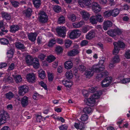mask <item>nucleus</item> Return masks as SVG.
Masks as SVG:
<instances>
[{
	"label": "nucleus",
	"instance_id": "obj_1",
	"mask_svg": "<svg viewBox=\"0 0 130 130\" xmlns=\"http://www.w3.org/2000/svg\"><path fill=\"white\" fill-rule=\"evenodd\" d=\"M104 69V66H102L100 67L98 65H94L91 70H87L85 71V74L87 78H89L93 75V71L96 72H100L103 71Z\"/></svg>",
	"mask_w": 130,
	"mask_h": 130
},
{
	"label": "nucleus",
	"instance_id": "obj_2",
	"mask_svg": "<svg viewBox=\"0 0 130 130\" xmlns=\"http://www.w3.org/2000/svg\"><path fill=\"white\" fill-rule=\"evenodd\" d=\"M102 94L101 91H97L96 93L92 95L87 99L86 104L89 106H93L95 102V99L99 98Z\"/></svg>",
	"mask_w": 130,
	"mask_h": 130
},
{
	"label": "nucleus",
	"instance_id": "obj_3",
	"mask_svg": "<svg viewBox=\"0 0 130 130\" xmlns=\"http://www.w3.org/2000/svg\"><path fill=\"white\" fill-rule=\"evenodd\" d=\"M114 48L113 51V54L116 55L118 54L121 48L124 49L125 46V44L122 41H119L117 42H115L113 43Z\"/></svg>",
	"mask_w": 130,
	"mask_h": 130
},
{
	"label": "nucleus",
	"instance_id": "obj_4",
	"mask_svg": "<svg viewBox=\"0 0 130 130\" xmlns=\"http://www.w3.org/2000/svg\"><path fill=\"white\" fill-rule=\"evenodd\" d=\"M9 117L7 113L3 110L0 112V126L6 122V119Z\"/></svg>",
	"mask_w": 130,
	"mask_h": 130
},
{
	"label": "nucleus",
	"instance_id": "obj_5",
	"mask_svg": "<svg viewBox=\"0 0 130 130\" xmlns=\"http://www.w3.org/2000/svg\"><path fill=\"white\" fill-rule=\"evenodd\" d=\"M112 78L111 77L108 76L103 80L101 83L102 86L103 87H106L108 86L112 82Z\"/></svg>",
	"mask_w": 130,
	"mask_h": 130
},
{
	"label": "nucleus",
	"instance_id": "obj_6",
	"mask_svg": "<svg viewBox=\"0 0 130 130\" xmlns=\"http://www.w3.org/2000/svg\"><path fill=\"white\" fill-rule=\"evenodd\" d=\"M40 16L39 19V22L42 23L47 22L48 20V17L46 13L42 11L40 12Z\"/></svg>",
	"mask_w": 130,
	"mask_h": 130
},
{
	"label": "nucleus",
	"instance_id": "obj_7",
	"mask_svg": "<svg viewBox=\"0 0 130 130\" xmlns=\"http://www.w3.org/2000/svg\"><path fill=\"white\" fill-rule=\"evenodd\" d=\"M80 35V32L78 30L75 29L70 32L69 36L70 38L73 39L79 37Z\"/></svg>",
	"mask_w": 130,
	"mask_h": 130
},
{
	"label": "nucleus",
	"instance_id": "obj_8",
	"mask_svg": "<svg viewBox=\"0 0 130 130\" xmlns=\"http://www.w3.org/2000/svg\"><path fill=\"white\" fill-rule=\"evenodd\" d=\"M56 31L59 37L63 38L66 36V28L64 26L57 28Z\"/></svg>",
	"mask_w": 130,
	"mask_h": 130
},
{
	"label": "nucleus",
	"instance_id": "obj_9",
	"mask_svg": "<svg viewBox=\"0 0 130 130\" xmlns=\"http://www.w3.org/2000/svg\"><path fill=\"white\" fill-rule=\"evenodd\" d=\"M19 95L23 96L28 91V88L27 86H21L19 87Z\"/></svg>",
	"mask_w": 130,
	"mask_h": 130
},
{
	"label": "nucleus",
	"instance_id": "obj_10",
	"mask_svg": "<svg viewBox=\"0 0 130 130\" xmlns=\"http://www.w3.org/2000/svg\"><path fill=\"white\" fill-rule=\"evenodd\" d=\"M79 3L81 7H83L84 5L86 6H89L91 4V0H79Z\"/></svg>",
	"mask_w": 130,
	"mask_h": 130
},
{
	"label": "nucleus",
	"instance_id": "obj_11",
	"mask_svg": "<svg viewBox=\"0 0 130 130\" xmlns=\"http://www.w3.org/2000/svg\"><path fill=\"white\" fill-rule=\"evenodd\" d=\"M96 32V30H92L90 31L86 35V39L90 40L94 37L95 36Z\"/></svg>",
	"mask_w": 130,
	"mask_h": 130
},
{
	"label": "nucleus",
	"instance_id": "obj_12",
	"mask_svg": "<svg viewBox=\"0 0 130 130\" xmlns=\"http://www.w3.org/2000/svg\"><path fill=\"white\" fill-rule=\"evenodd\" d=\"M27 78L28 82L30 83H34L36 81L35 75L33 73L27 75Z\"/></svg>",
	"mask_w": 130,
	"mask_h": 130
},
{
	"label": "nucleus",
	"instance_id": "obj_13",
	"mask_svg": "<svg viewBox=\"0 0 130 130\" xmlns=\"http://www.w3.org/2000/svg\"><path fill=\"white\" fill-rule=\"evenodd\" d=\"M112 23L111 21L108 20L105 21L103 23V28L105 30L108 29V28L111 27Z\"/></svg>",
	"mask_w": 130,
	"mask_h": 130
},
{
	"label": "nucleus",
	"instance_id": "obj_14",
	"mask_svg": "<svg viewBox=\"0 0 130 130\" xmlns=\"http://www.w3.org/2000/svg\"><path fill=\"white\" fill-rule=\"evenodd\" d=\"M32 12L31 9L28 8L27 9L23 11L22 13L25 16L29 17L31 15Z\"/></svg>",
	"mask_w": 130,
	"mask_h": 130
},
{
	"label": "nucleus",
	"instance_id": "obj_15",
	"mask_svg": "<svg viewBox=\"0 0 130 130\" xmlns=\"http://www.w3.org/2000/svg\"><path fill=\"white\" fill-rule=\"evenodd\" d=\"M21 103L23 107L27 106L28 103V97L26 96L23 97L21 100Z\"/></svg>",
	"mask_w": 130,
	"mask_h": 130
},
{
	"label": "nucleus",
	"instance_id": "obj_16",
	"mask_svg": "<svg viewBox=\"0 0 130 130\" xmlns=\"http://www.w3.org/2000/svg\"><path fill=\"white\" fill-rule=\"evenodd\" d=\"M64 66L65 68L66 69H71L73 67V63L71 61H67L64 63Z\"/></svg>",
	"mask_w": 130,
	"mask_h": 130
},
{
	"label": "nucleus",
	"instance_id": "obj_17",
	"mask_svg": "<svg viewBox=\"0 0 130 130\" xmlns=\"http://www.w3.org/2000/svg\"><path fill=\"white\" fill-rule=\"evenodd\" d=\"M37 35L36 33H32L28 34V36L29 39L31 41H35L36 39Z\"/></svg>",
	"mask_w": 130,
	"mask_h": 130
},
{
	"label": "nucleus",
	"instance_id": "obj_18",
	"mask_svg": "<svg viewBox=\"0 0 130 130\" xmlns=\"http://www.w3.org/2000/svg\"><path fill=\"white\" fill-rule=\"evenodd\" d=\"M10 32L12 33H15L19 30L20 27L17 25H13L10 26Z\"/></svg>",
	"mask_w": 130,
	"mask_h": 130
},
{
	"label": "nucleus",
	"instance_id": "obj_19",
	"mask_svg": "<svg viewBox=\"0 0 130 130\" xmlns=\"http://www.w3.org/2000/svg\"><path fill=\"white\" fill-rule=\"evenodd\" d=\"M80 13L83 18L85 20H87L89 19L90 15L88 12L83 10L81 11Z\"/></svg>",
	"mask_w": 130,
	"mask_h": 130
},
{
	"label": "nucleus",
	"instance_id": "obj_20",
	"mask_svg": "<svg viewBox=\"0 0 130 130\" xmlns=\"http://www.w3.org/2000/svg\"><path fill=\"white\" fill-rule=\"evenodd\" d=\"M15 45L16 48L19 50H22L25 48L24 45L20 42H16L15 43Z\"/></svg>",
	"mask_w": 130,
	"mask_h": 130
},
{
	"label": "nucleus",
	"instance_id": "obj_21",
	"mask_svg": "<svg viewBox=\"0 0 130 130\" xmlns=\"http://www.w3.org/2000/svg\"><path fill=\"white\" fill-rule=\"evenodd\" d=\"M79 51L77 49H73L68 52V55L69 56H73L79 53Z\"/></svg>",
	"mask_w": 130,
	"mask_h": 130
},
{
	"label": "nucleus",
	"instance_id": "obj_22",
	"mask_svg": "<svg viewBox=\"0 0 130 130\" xmlns=\"http://www.w3.org/2000/svg\"><path fill=\"white\" fill-rule=\"evenodd\" d=\"M33 58L30 55L27 56L26 58V62L28 65H31L33 62Z\"/></svg>",
	"mask_w": 130,
	"mask_h": 130
},
{
	"label": "nucleus",
	"instance_id": "obj_23",
	"mask_svg": "<svg viewBox=\"0 0 130 130\" xmlns=\"http://www.w3.org/2000/svg\"><path fill=\"white\" fill-rule=\"evenodd\" d=\"M85 22L83 21H81L79 22H76L73 23V25L75 28H79L81 27L84 24Z\"/></svg>",
	"mask_w": 130,
	"mask_h": 130
},
{
	"label": "nucleus",
	"instance_id": "obj_24",
	"mask_svg": "<svg viewBox=\"0 0 130 130\" xmlns=\"http://www.w3.org/2000/svg\"><path fill=\"white\" fill-rule=\"evenodd\" d=\"M123 77L121 76L119 77L118 78V79L120 80V82L121 83L125 84L128 83H129L130 81V78H126L123 79Z\"/></svg>",
	"mask_w": 130,
	"mask_h": 130
},
{
	"label": "nucleus",
	"instance_id": "obj_25",
	"mask_svg": "<svg viewBox=\"0 0 130 130\" xmlns=\"http://www.w3.org/2000/svg\"><path fill=\"white\" fill-rule=\"evenodd\" d=\"M66 78L68 79H71L73 76V72L71 70L67 71L66 73Z\"/></svg>",
	"mask_w": 130,
	"mask_h": 130
},
{
	"label": "nucleus",
	"instance_id": "obj_26",
	"mask_svg": "<svg viewBox=\"0 0 130 130\" xmlns=\"http://www.w3.org/2000/svg\"><path fill=\"white\" fill-rule=\"evenodd\" d=\"M2 17L6 20H9L11 19V16L10 14L8 13L4 12H2Z\"/></svg>",
	"mask_w": 130,
	"mask_h": 130
},
{
	"label": "nucleus",
	"instance_id": "obj_27",
	"mask_svg": "<svg viewBox=\"0 0 130 130\" xmlns=\"http://www.w3.org/2000/svg\"><path fill=\"white\" fill-rule=\"evenodd\" d=\"M112 16L113 17L117 16L119 13V10L117 9L116 8L112 10H111Z\"/></svg>",
	"mask_w": 130,
	"mask_h": 130
},
{
	"label": "nucleus",
	"instance_id": "obj_28",
	"mask_svg": "<svg viewBox=\"0 0 130 130\" xmlns=\"http://www.w3.org/2000/svg\"><path fill=\"white\" fill-rule=\"evenodd\" d=\"M5 95L6 98L9 100H11L14 96L13 93L11 92H9L6 93Z\"/></svg>",
	"mask_w": 130,
	"mask_h": 130
},
{
	"label": "nucleus",
	"instance_id": "obj_29",
	"mask_svg": "<svg viewBox=\"0 0 130 130\" xmlns=\"http://www.w3.org/2000/svg\"><path fill=\"white\" fill-rule=\"evenodd\" d=\"M72 43V41L68 39L64 40V44L66 48H68L70 46Z\"/></svg>",
	"mask_w": 130,
	"mask_h": 130
},
{
	"label": "nucleus",
	"instance_id": "obj_30",
	"mask_svg": "<svg viewBox=\"0 0 130 130\" xmlns=\"http://www.w3.org/2000/svg\"><path fill=\"white\" fill-rule=\"evenodd\" d=\"M33 2L35 7L37 8L40 7L41 4V0H33Z\"/></svg>",
	"mask_w": 130,
	"mask_h": 130
},
{
	"label": "nucleus",
	"instance_id": "obj_31",
	"mask_svg": "<svg viewBox=\"0 0 130 130\" xmlns=\"http://www.w3.org/2000/svg\"><path fill=\"white\" fill-rule=\"evenodd\" d=\"M90 22L93 24H95L97 23L96 16L93 15L90 19Z\"/></svg>",
	"mask_w": 130,
	"mask_h": 130
},
{
	"label": "nucleus",
	"instance_id": "obj_32",
	"mask_svg": "<svg viewBox=\"0 0 130 130\" xmlns=\"http://www.w3.org/2000/svg\"><path fill=\"white\" fill-rule=\"evenodd\" d=\"M83 111L85 113L89 114L92 112V109L91 107H87L84 109Z\"/></svg>",
	"mask_w": 130,
	"mask_h": 130
},
{
	"label": "nucleus",
	"instance_id": "obj_33",
	"mask_svg": "<svg viewBox=\"0 0 130 130\" xmlns=\"http://www.w3.org/2000/svg\"><path fill=\"white\" fill-rule=\"evenodd\" d=\"M39 76L41 79H43L45 77V75L44 71L40 70L38 71Z\"/></svg>",
	"mask_w": 130,
	"mask_h": 130
},
{
	"label": "nucleus",
	"instance_id": "obj_34",
	"mask_svg": "<svg viewBox=\"0 0 130 130\" xmlns=\"http://www.w3.org/2000/svg\"><path fill=\"white\" fill-rule=\"evenodd\" d=\"M56 40L55 39H52L49 41L48 46L50 47H52L56 43Z\"/></svg>",
	"mask_w": 130,
	"mask_h": 130
},
{
	"label": "nucleus",
	"instance_id": "obj_35",
	"mask_svg": "<svg viewBox=\"0 0 130 130\" xmlns=\"http://www.w3.org/2000/svg\"><path fill=\"white\" fill-rule=\"evenodd\" d=\"M111 61L112 62L115 63L119 62L120 61V59L119 56L118 55L115 56L112 58Z\"/></svg>",
	"mask_w": 130,
	"mask_h": 130
},
{
	"label": "nucleus",
	"instance_id": "obj_36",
	"mask_svg": "<svg viewBox=\"0 0 130 130\" xmlns=\"http://www.w3.org/2000/svg\"><path fill=\"white\" fill-rule=\"evenodd\" d=\"M0 42L3 45H7L9 43L8 40L5 38L1 39H0Z\"/></svg>",
	"mask_w": 130,
	"mask_h": 130
},
{
	"label": "nucleus",
	"instance_id": "obj_37",
	"mask_svg": "<svg viewBox=\"0 0 130 130\" xmlns=\"http://www.w3.org/2000/svg\"><path fill=\"white\" fill-rule=\"evenodd\" d=\"M14 79L16 82L17 83L21 82L22 80V78L20 75H16L14 77Z\"/></svg>",
	"mask_w": 130,
	"mask_h": 130
},
{
	"label": "nucleus",
	"instance_id": "obj_38",
	"mask_svg": "<svg viewBox=\"0 0 130 130\" xmlns=\"http://www.w3.org/2000/svg\"><path fill=\"white\" fill-rule=\"evenodd\" d=\"M7 53V57L9 58H11L14 54L13 50L11 49L8 50Z\"/></svg>",
	"mask_w": 130,
	"mask_h": 130
},
{
	"label": "nucleus",
	"instance_id": "obj_39",
	"mask_svg": "<svg viewBox=\"0 0 130 130\" xmlns=\"http://www.w3.org/2000/svg\"><path fill=\"white\" fill-rule=\"evenodd\" d=\"M95 16H96L97 22H102L103 21V17L100 14H96Z\"/></svg>",
	"mask_w": 130,
	"mask_h": 130
},
{
	"label": "nucleus",
	"instance_id": "obj_40",
	"mask_svg": "<svg viewBox=\"0 0 130 130\" xmlns=\"http://www.w3.org/2000/svg\"><path fill=\"white\" fill-rule=\"evenodd\" d=\"M65 22V17L62 15L58 19V22L59 24H63Z\"/></svg>",
	"mask_w": 130,
	"mask_h": 130
},
{
	"label": "nucleus",
	"instance_id": "obj_41",
	"mask_svg": "<svg viewBox=\"0 0 130 130\" xmlns=\"http://www.w3.org/2000/svg\"><path fill=\"white\" fill-rule=\"evenodd\" d=\"M107 33L109 35L113 37L116 36L115 29L113 30H110L108 31Z\"/></svg>",
	"mask_w": 130,
	"mask_h": 130
},
{
	"label": "nucleus",
	"instance_id": "obj_42",
	"mask_svg": "<svg viewBox=\"0 0 130 130\" xmlns=\"http://www.w3.org/2000/svg\"><path fill=\"white\" fill-rule=\"evenodd\" d=\"M56 59L55 57L53 55H50L48 56L47 58V61L49 62L50 63L54 61Z\"/></svg>",
	"mask_w": 130,
	"mask_h": 130
},
{
	"label": "nucleus",
	"instance_id": "obj_43",
	"mask_svg": "<svg viewBox=\"0 0 130 130\" xmlns=\"http://www.w3.org/2000/svg\"><path fill=\"white\" fill-rule=\"evenodd\" d=\"M104 17L106 18L109 17L111 15L112 16L111 10H108L105 12L104 13Z\"/></svg>",
	"mask_w": 130,
	"mask_h": 130
},
{
	"label": "nucleus",
	"instance_id": "obj_44",
	"mask_svg": "<svg viewBox=\"0 0 130 130\" xmlns=\"http://www.w3.org/2000/svg\"><path fill=\"white\" fill-rule=\"evenodd\" d=\"M69 20L72 22L74 21L76 19V17L74 14H71L68 16Z\"/></svg>",
	"mask_w": 130,
	"mask_h": 130
},
{
	"label": "nucleus",
	"instance_id": "obj_45",
	"mask_svg": "<svg viewBox=\"0 0 130 130\" xmlns=\"http://www.w3.org/2000/svg\"><path fill=\"white\" fill-rule=\"evenodd\" d=\"M15 67V66L14 63H11L8 67L7 70V71L9 72L10 71L13 70L14 69Z\"/></svg>",
	"mask_w": 130,
	"mask_h": 130
},
{
	"label": "nucleus",
	"instance_id": "obj_46",
	"mask_svg": "<svg viewBox=\"0 0 130 130\" xmlns=\"http://www.w3.org/2000/svg\"><path fill=\"white\" fill-rule=\"evenodd\" d=\"M88 118V116L86 114L83 115L80 118L81 120L83 121H87Z\"/></svg>",
	"mask_w": 130,
	"mask_h": 130
},
{
	"label": "nucleus",
	"instance_id": "obj_47",
	"mask_svg": "<svg viewBox=\"0 0 130 130\" xmlns=\"http://www.w3.org/2000/svg\"><path fill=\"white\" fill-rule=\"evenodd\" d=\"M53 9L55 12H58L61 11L60 7L58 6H55L54 8Z\"/></svg>",
	"mask_w": 130,
	"mask_h": 130
},
{
	"label": "nucleus",
	"instance_id": "obj_48",
	"mask_svg": "<svg viewBox=\"0 0 130 130\" xmlns=\"http://www.w3.org/2000/svg\"><path fill=\"white\" fill-rule=\"evenodd\" d=\"M41 96V95L38 94V93H35L34 94L33 97L35 100H38Z\"/></svg>",
	"mask_w": 130,
	"mask_h": 130
},
{
	"label": "nucleus",
	"instance_id": "obj_49",
	"mask_svg": "<svg viewBox=\"0 0 130 130\" xmlns=\"http://www.w3.org/2000/svg\"><path fill=\"white\" fill-rule=\"evenodd\" d=\"M125 58L128 59H130V51L128 50L125 52Z\"/></svg>",
	"mask_w": 130,
	"mask_h": 130
},
{
	"label": "nucleus",
	"instance_id": "obj_50",
	"mask_svg": "<svg viewBox=\"0 0 130 130\" xmlns=\"http://www.w3.org/2000/svg\"><path fill=\"white\" fill-rule=\"evenodd\" d=\"M101 8L100 6H98V7H96V8H94L93 10V12L95 13H97L100 12L101 10Z\"/></svg>",
	"mask_w": 130,
	"mask_h": 130
},
{
	"label": "nucleus",
	"instance_id": "obj_51",
	"mask_svg": "<svg viewBox=\"0 0 130 130\" xmlns=\"http://www.w3.org/2000/svg\"><path fill=\"white\" fill-rule=\"evenodd\" d=\"M115 31L116 34V35H120L122 32V31L118 28L115 29Z\"/></svg>",
	"mask_w": 130,
	"mask_h": 130
},
{
	"label": "nucleus",
	"instance_id": "obj_52",
	"mask_svg": "<svg viewBox=\"0 0 130 130\" xmlns=\"http://www.w3.org/2000/svg\"><path fill=\"white\" fill-rule=\"evenodd\" d=\"M79 129H80V130H84L85 127L83 123L80 122L79 123Z\"/></svg>",
	"mask_w": 130,
	"mask_h": 130
},
{
	"label": "nucleus",
	"instance_id": "obj_53",
	"mask_svg": "<svg viewBox=\"0 0 130 130\" xmlns=\"http://www.w3.org/2000/svg\"><path fill=\"white\" fill-rule=\"evenodd\" d=\"M88 41L87 40H83L81 41L80 43V45L82 46H85L88 44Z\"/></svg>",
	"mask_w": 130,
	"mask_h": 130
},
{
	"label": "nucleus",
	"instance_id": "obj_54",
	"mask_svg": "<svg viewBox=\"0 0 130 130\" xmlns=\"http://www.w3.org/2000/svg\"><path fill=\"white\" fill-rule=\"evenodd\" d=\"M68 126L66 125H62L59 127L60 130H67Z\"/></svg>",
	"mask_w": 130,
	"mask_h": 130
},
{
	"label": "nucleus",
	"instance_id": "obj_55",
	"mask_svg": "<svg viewBox=\"0 0 130 130\" xmlns=\"http://www.w3.org/2000/svg\"><path fill=\"white\" fill-rule=\"evenodd\" d=\"M62 48L60 46H57L56 48V52L58 53L62 52Z\"/></svg>",
	"mask_w": 130,
	"mask_h": 130
},
{
	"label": "nucleus",
	"instance_id": "obj_56",
	"mask_svg": "<svg viewBox=\"0 0 130 130\" xmlns=\"http://www.w3.org/2000/svg\"><path fill=\"white\" fill-rule=\"evenodd\" d=\"M39 84L45 89H47L46 84L43 81H41L40 82H39Z\"/></svg>",
	"mask_w": 130,
	"mask_h": 130
},
{
	"label": "nucleus",
	"instance_id": "obj_57",
	"mask_svg": "<svg viewBox=\"0 0 130 130\" xmlns=\"http://www.w3.org/2000/svg\"><path fill=\"white\" fill-rule=\"evenodd\" d=\"M78 68L81 71H84L86 69V68L84 66L81 65L79 66Z\"/></svg>",
	"mask_w": 130,
	"mask_h": 130
},
{
	"label": "nucleus",
	"instance_id": "obj_58",
	"mask_svg": "<svg viewBox=\"0 0 130 130\" xmlns=\"http://www.w3.org/2000/svg\"><path fill=\"white\" fill-rule=\"evenodd\" d=\"M11 3L12 5L14 7H18L19 4V3L17 1L12 2Z\"/></svg>",
	"mask_w": 130,
	"mask_h": 130
},
{
	"label": "nucleus",
	"instance_id": "obj_59",
	"mask_svg": "<svg viewBox=\"0 0 130 130\" xmlns=\"http://www.w3.org/2000/svg\"><path fill=\"white\" fill-rule=\"evenodd\" d=\"M103 77V74L101 73L100 74H97L96 76V78L97 79L100 80L101 79V78Z\"/></svg>",
	"mask_w": 130,
	"mask_h": 130
},
{
	"label": "nucleus",
	"instance_id": "obj_60",
	"mask_svg": "<svg viewBox=\"0 0 130 130\" xmlns=\"http://www.w3.org/2000/svg\"><path fill=\"white\" fill-rule=\"evenodd\" d=\"M56 40V42H57L58 44H63V40L62 39L58 38Z\"/></svg>",
	"mask_w": 130,
	"mask_h": 130
},
{
	"label": "nucleus",
	"instance_id": "obj_61",
	"mask_svg": "<svg viewBox=\"0 0 130 130\" xmlns=\"http://www.w3.org/2000/svg\"><path fill=\"white\" fill-rule=\"evenodd\" d=\"M48 79L50 81H52L53 79V74L51 73H49L48 74Z\"/></svg>",
	"mask_w": 130,
	"mask_h": 130
},
{
	"label": "nucleus",
	"instance_id": "obj_62",
	"mask_svg": "<svg viewBox=\"0 0 130 130\" xmlns=\"http://www.w3.org/2000/svg\"><path fill=\"white\" fill-rule=\"evenodd\" d=\"M98 4L96 3H93L92 6V10L94 9V8H96V7H98V6H99Z\"/></svg>",
	"mask_w": 130,
	"mask_h": 130
},
{
	"label": "nucleus",
	"instance_id": "obj_63",
	"mask_svg": "<svg viewBox=\"0 0 130 130\" xmlns=\"http://www.w3.org/2000/svg\"><path fill=\"white\" fill-rule=\"evenodd\" d=\"M45 57V55L42 54H40L38 56V58L41 60H43Z\"/></svg>",
	"mask_w": 130,
	"mask_h": 130
},
{
	"label": "nucleus",
	"instance_id": "obj_64",
	"mask_svg": "<svg viewBox=\"0 0 130 130\" xmlns=\"http://www.w3.org/2000/svg\"><path fill=\"white\" fill-rule=\"evenodd\" d=\"M1 130H11L10 127L8 126H5L3 127Z\"/></svg>",
	"mask_w": 130,
	"mask_h": 130
}]
</instances>
